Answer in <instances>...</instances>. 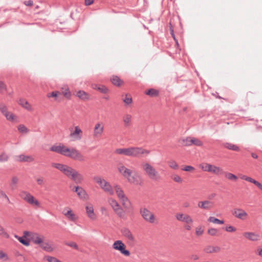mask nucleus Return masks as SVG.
Here are the masks:
<instances>
[{
  "label": "nucleus",
  "mask_w": 262,
  "mask_h": 262,
  "mask_svg": "<svg viewBox=\"0 0 262 262\" xmlns=\"http://www.w3.org/2000/svg\"><path fill=\"white\" fill-rule=\"evenodd\" d=\"M140 214L143 220L146 222L152 224L155 221V216L146 207H141L139 210Z\"/></svg>",
  "instance_id": "nucleus-7"
},
{
  "label": "nucleus",
  "mask_w": 262,
  "mask_h": 262,
  "mask_svg": "<svg viewBox=\"0 0 262 262\" xmlns=\"http://www.w3.org/2000/svg\"><path fill=\"white\" fill-rule=\"evenodd\" d=\"M194 169V168L192 166H186L183 168H182L183 170L186 171H189Z\"/></svg>",
  "instance_id": "nucleus-63"
},
{
  "label": "nucleus",
  "mask_w": 262,
  "mask_h": 262,
  "mask_svg": "<svg viewBox=\"0 0 262 262\" xmlns=\"http://www.w3.org/2000/svg\"><path fill=\"white\" fill-rule=\"evenodd\" d=\"M76 96L78 97L79 99L84 101L88 100L89 99V94L84 91H78L77 92Z\"/></svg>",
  "instance_id": "nucleus-26"
},
{
  "label": "nucleus",
  "mask_w": 262,
  "mask_h": 262,
  "mask_svg": "<svg viewBox=\"0 0 262 262\" xmlns=\"http://www.w3.org/2000/svg\"><path fill=\"white\" fill-rule=\"evenodd\" d=\"M112 247L114 249L120 251L122 254L126 256H129L130 254V252L126 249L125 245L120 240L115 241Z\"/></svg>",
  "instance_id": "nucleus-8"
},
{
  "label": "nucleus",
  "mask_w": 262,
  "mask_h": 262,
  "mask_svg": "<svg viewBox=\"0 0 262 262\" xmlns=\"http://www.w3.org/2000/svg\"><path fill=\"white\" fill-rule=\"evenodd\" d=\"M0 259L6 260L8 259L7 255L4 253L3 251L0 250Z\"/></svg>",
  "instance_id": "nucleus-59"
},
{
  "label": "nucleus",
  "mask_w": 262,
  "mask_h": 262,
  "mask_svg": "<svg viewBox=\"0 0 262 262\" xmlns=\"http://www.w3.org/2000/svg\"><path fill=\"white\" fill-rule=\"evenodd\" d=\"M52 166L59 170L76 184H81L83 181L84 178L82 174L72 167L58 163H52Z\"/></svg>",
  "instance_id": "nucleus-1"
},
{
  "label": "nucleus",
  "mask_w": 262,
  "mask_h": 262,
  "mask_svg": "<svg viewBox=\"0 0 262 262\" xmlns=\"http://www.w3.org/2000/svg\"><path fill=\"white\" fill-rule=\"evenodd\" d=\"M77 194L80 199L85 200L88 199V195L85 190L82 187H81Z\"/></svg>",
  "instance_id": "nucleus-32"
},
{
  "label": "nucleus",
  "mask_w": 262,
  "mask_h": 262,
  "mask_svg": "<svg viewBox=\"0 0 262 262\" xmlns=\"http://www.w3.org/2000/svg\"><path fill=\"white\" fill-rule=\"evenodd\" d=\"M209 172L219 176L223 175L224 173V171L222 168L212 165Z\"/></svg>",
  "instance_id": "nucleus-22"
},
{
  "label": "nucleus",
  "mask_w": 262,
  "mask_h": 262,
  "mask_svg": "<svg viewBox=\"0 0 262 262\" xmlns=\"http://www.w3.org/2000/svg\"><path fill=\"white\" fill-rule=\"evenodd\" d=\"M18 103L24 108L26 109L28 111H32V108L30 104V103L25 99L21 98L18 101Z\"/></svg>",
  "instance_id": "nucleus-24"
},
{
  "label": "nucleus",
  "mask_w": 262,
  "mask_h": 262,
  "mask_svg": "<svg viewBox=\"0 0 262 262\" xmlns=\"http://www.w3.org/2000/svg\"><path fill=\"white\" fill-rule=\"evenodd\" d=\"M66 245L71 247L74 248L75 249H78V245L75 242L66 243Z\"/></svg>",
  "instance_id": "nucleus-60"
},
{
  "label": "nucleus",
  "mask_w": 262,
  "mask_h": 262,
  "mask_svg": "<svg viewBox=\"0 0 262 262\" xmlns=\"http://www.w3.org/2000/svg\"><path fill=\"white\" fill-rule=\"evenodd\" d=\"M191 145H194L197 146H202L203 145V142L199 139L192 137L191 141Z\"/></svg>",
  "instance_id": "nucleus-39"
},
{
  "label": "nucleus",
  "mask_w": 262,
  "mask_h": 262,
  "mask_svg": "<svg viewBox=\"0 0 262 262\" xmlns=\"http://www.w3.org/2000/svg\"><path fill=\"white\" fill-rule=\"evenodd\" d=\"M176 219L180 222H184L186 224H191L193 223V220L190 215L188 214H184L181 213H179L176 215Z\"/></svg>",
  "instance_id": "nucleus-11"
},
{
  "label": "nucleus",
  "mask_w": 262,
  "mask_h": 262,
  "mask_svg": "<svg viewBox=\"0 0 262 262\" xmlns=\"http://www.w3.org/2000/svg\"><path fill=\"white\" fill-rule=\"evenodd\" d=\"M70 130L71 133L69 137L72 141H79L82 139L83 133L79 126H75L74 130H72V128H70Z\"/></svg>",
  "instance_id": "nucleus-9"
},
{
  "label": "nucleus",
  "mask_w": 262,
  "mask_h": 262,
  "mask_svg": "<svg viewBox=\"0 0 262 262\" xmlns=\"http://www.w3.org/2000/svg\"><path fill=\"white\" fill-rule=\"evenodd\" d=\"M223 146L225 148L233 151H238L239 150V148L238 146L229 142H226L223 143Z\"/></svg>",
  "instance_id": "nucleus-27"
},
{
  "label": "nucleus",
  "mask_w": 262,
  "mask_h": 262,
  "mask_svg": "<svg viewBox=\"0 0 262 262\" xmlns=\"http://www.w3.org/2000/svg\"><path fill=\"white\" fill-rule=\"evenodd\" d=\"M18 182V179L16 176H13L12 178L11 182L10 183V186L12 189H15L16 187V184Z\"/></svg>",
  "instance_id": "nucleus-42"
},
{
  "label": "nucleus",
  "mask_w": 262,
  "mask_h": 262,
  "mask_svg": "<svg viewBox=\"0 0 262 262\" xmlns=\"http://www.w3.org/2000/svg\"><path fill=\"white\" fill-rule=\"evenodd\" d=\"M204 230L201 227H198L196 228V234L198 236L201 235L203 233Z\"/></svg>",
  "instance_id": "nucleus-61"
},
{
  "label": "nucleus",
  "mask_w": 262,
  "mask_h": 262,
  "mask_svg": "<svg viewBox=\"0 0 262 262\" xmlns=\"http://www.w3.org/2000/svg\"><path fill=\"white\" fill-rule=\"evenodd\" d=\"M103 126L101 123H96L94 127V136L96 138L100 137L103 132Z\"/></svg>",
  "instance_id": "nucleus-15"
},
{
  "label": "nucleus",
  "mask_w": 262,
  "mask_h": 262,
  "mask_svg": "<svg viewBox=\"0 0 262 262\" xmlns=\"http://www.w3.org/2000/svg\"><path fill=\"white\" fill-rule=\"evenodd\" d=\"M33 232H29V231H25L24 232V237L25 238H28V240L30 241L31 240V237L32 236V234H33Z\"/></svg>",
  "instance_id": "nucleus-56"
},
{
  "label": "nucleus",
  "mask_w": 262,
  "mask_h": 262,
  "mask_svg": "<svg viewBox=\"0 0 262 262\" xmlns=\"http://www.w3.org/2000/svg\"><path fill=\"white\" fill-rule=\"evenodd\" d=\"M223 174H224L226 178H227V179H228L229 180L236 181L238 179V178L236 176H235V174H234L233 173L228 172L224 171V173Z\"/></svg>",
  "instance_id": "nucleus-36"
},
{
  "label": "nucleus",
  "mask_w": 262,
  "mask_h": 262,
  "mask_svg": "<svg viewBox=\"0 0 262 262\" xmlns=\"http://www.w3.org/2000/svg\"><path fill=\"white\" fill-rule=\"evenodd\" d=\"M246 238L251 241H257L260 238V235L254 232H247L243 233Z\"/></svg>",
  "instance_id": "nucleus-14"
},
{
  "label": "nucleus",
  "mask_w": 262,
  "mask_h": 262,
  "mask_svg": "<svg viewBox=\"0 0 262 262\" xmlns=\"http://www.w3.org/2000/svg\"><path fill=\"white\" fill-rule=\"evenodd\" d=\"M213 206V203L209 201H200L198 203V207L201 209L209 210Z\"/></svg>",
  "instance_id": "nucleus-16"
},
{
  "label": "nucleus",
  "mask_w": 262,
  "mask_h": 262,
  "mask_svg": "<svg viewBox=\"0 0 262 262\" xmlns=\"http://www.w3.org/2000/svg\"><path fill=\"white\" fill-rule=\"evenodd\" d=\"M50 150L75 160H78L81 162L85 160L84 157L74 148H70L64 145H53L50 148Z\"/></svg>",
  "instance_id": "nucleus-2"
},
{
  "label": "nucleus",
  "mask_w": 262,
  "mask_h": 262,
  "mask_svg": "<svg viewBox=\"0 0 262 262\" xmlns=\"http://www.w3.org/2000/svg\"><path fill=\"white\" fill-rule=\"evenodd\" d=\"M47 97H54L55 98V100L60 101L61 100L62 94L59 91H53L51 93H48L47 94Z\"/></svg>",
  "instance_id": "nucleus-21"
},
{
  "label": "nucleus",
  "mask_w": 262,
  "mask_h": 262,
  "mask_svg": "<svg viewBox=\"0 0 262 262\" xmlns=\"http://www.w3.org/2000/svg\"><path fill=\"white\" fill-rule=\"evenodd\" d=\"M121 232L122 235L129 242L134 243L135 238L130 230L127 228H123L121 229Z\"/></svg>",
  "instance_id": "nucleus-12"
},
{
  "label": "nucleus",
  "mask_w": 262,
  "mask_h": 262,
  "mask_svg": "<svg viewBox=\"0 0 262 262\" xmlns=\"http://www.w3.org/2000/svg\"><path fill=\"white\" fill-rule=\"evenodd\" d=\"M86 213L91 220H94L96 218V215L94 212V208L92 205L86 206Z\"/></svg>",
  "instance_id": "nucleus-20"
},
{
  "label": "nucleus",
  "mask_w": 262,
  "mask_h": 262,
  "mask_svg": "<svg viewBox=\"0 0 262 262\" xmlns=\"http://www.w3.org/2000/svg\"><path fill=\"white\" fill-rule=\"evenodd\" d=\"M9 112L8 110V106L4 103H0V112L4 115Z\"/></svg>",
  "instance_id": "nucleus-37"
},
{
  "label": "nucleus",
  "mask_w": 262,
  "mask_h": 262,
  "mask_svg": "<svg viewBox=\"0 0 262 262\" xmlns=\"http://www.w3.org/2000/svg\"><path fill=\"white\" fill-rule=\"evenodd\" d=\"M120 201L122 202V204L124 207V208H129L130 207H131V203L127 197L126 200L121 199Z\"/></svg>",
  "instance_id": "nucleus-44"
},
{
  "label": "nucleus",
  "mask_w": 262,
  "mask_h": 262,
  "mask_svg": "<svg viewBox=\"0 0 262 262\" xmlns=\"http://www.w3.org/2000/svg\"><path fill=\"white\" fill-rule=\"evenodd\" d=\"M31 241H32L35 244L39 245L42 243L45 237L42 235H40L37 233L33 232L31 234Z\"/></svg>",
  "instance_id": "nucleus-13"
},
{
  "label": "nucleus",
  "mask_w": 262,
  "mask_h": 262,
  "mask_svg": "<svg viewBox=\"0 0 262 262\" xmlns=\"http://www.w3.org/2000/svg\"><path fill=\"white\" fill-rule=\"evenodd\" d=\"M225 230L228 232H233L236 231V228L232 226H226Z\"/></svg>",
  "instance_id": "nucleus-58"
},
{
  "label": "nucleus",
  "mask_w": 262,
  "mask_h": 262,
  "mask_svg": "<svg viewBox=\"0 0 262 262\" xmlns=\"http://www.w3.org/2000/svg\"><path fill=\"white\" fill-rule=\"evenodd\" d=\"M93 179L100 185L101 189H102L105 192H107L110 195L114 194V190L108 182H106L104 179H102L100 177H94Z\"/></svg>",
  "instance_id": "nucleus-6"
},
{
  "label": "nucleus",
  "mask_w": 262,
  "mask_h": 262,
  "mask_svg": "<svg viewBox=\"0 0 262 262\" xmlns=\"http://www.w3.org/2000/svg\"><path fill=\"white\" fill-rule=\"evenodd\" d=\"M7 91V86L2 81H0V92L2 94Z\"/></svg>",
  "instance_id": "nucleus-50"
},
{
  "label": "nucleus",
  "mask_w": 262,
  "mask_h": 262,
  "mask_svg": "<svg viewBox=\"0 0 262 262\" xmlns=\"http://www.w3.org/2000/svg\"><path fill=\"white\" fill-rule=\"evenodd\" d=\"M3 116L6 118V120L9 121L17 122V117L10 111Z\"/></svg>",
  "instance_id": "nucleus-29"
},
{
  "label": "nucleus",
  "mask_w": 262,
  "mask_h": 262,
  "mask_svg": "<svg viewBox=\"0 0 262 262\" xmlns=\"http://www.w3.org/2000/svg\"><path fill=\"white\" fill-rule=\"evenodd\" d=\"M192 137H187L186 138H181L179 140V142L183 146H191V141Z\"/></svg>",
  "instance_id": "nucleus-31"
},
{
  "label": "nucleus",
  "mask_w": 262,
  "mask_h": 262,
  "mask_svg": "<svg viewBox=\"0 0 262 262\" xmlns=\"http://www.w3.org/2000/svg\"><path fill=\"white\" fill-rule=\"evenodd\" d=\"M116 194L118 198L120 200L125 199L126 200V196H125L124 191L118 185H116L115 187Z\"/></svg>",
  "instance_id": "nucleus-25"
},
{
  "label": "nucleus",
  "mask_w": 262,
  "mask_h": 262,
  "mask_svg": "<svg viewBox=\"0 0 262 262\" xmlns=\"http://www.w3.org/2000/svg\"><path fill=\"white\" fill-rule=\"evenodd\" d=\"M172 179L177 183H181L183 182L182 178L178 175L175 174L173 176Z\"/></svg>",
  "instance_id": "nucleus-57"
},
{
  "label": "nucleus",
  "mask_w": 262,
  "mask_h": 262,
  "mask_svg": "<svg viewBox=\"0 0 262 262\" xmlns=\"http://www.w3.org/2000/svg\"><path fill=\"white\" fill-rule=\"evenodd\" d=\"M66 98L70 99L71 96V94L69 89H66L64 91H63L61 93Z\"/></svg>",
  "instance_id": "nucleus-49"
},
{
  "label": "nucleus",
  "mask_w": 262,
  "mask_h": 262,
  "mask_svg": "<svg viewBox=\"0 0 262 262\" xmlns=\"http://www.w3.org/2000/svg\"><path fill=\"white\" fill-rule=\"evenodd\" d=\"M26 202L28 203L31 204V205H34L37 207H40V203L39 201L36 199H35L34 197L31 195L30 193L28 194V195H27V197L25 198L24 200Z\"/></svg>",
  "instance_id": "nucleus-17"
},
{
  "label": "nucleus",
  "mask_w": 262,
  "mask_h": 262,
  "mask_svg": "<svg viewBox=\"0 0 262 262\" xmlns=\"http://www.w3.org/2000/svg\"><path fill=\"white\" fill-rule=\"evenodd\" d=\"M132 116L128 114L124 115L122 117V120L125 127H129L132 124Z\"/></svg>",
  "instance_id": "nucleus-19"
},
{
  "label": "nucleus",
  "mask_w": 262,
  "mask_h": 262,
  "mask_svg": "<svg viewBox=\"0 0 262 262\" xmlns=\"http://www.w3.org/2000/svg\"><path fill=\"white\" fill-rule=\"evenodd\" d=\"M24 4L27 6H32L33 5V2L32 0L26 1Z\"/></svg>",
  "instance_id": "nucleus-64"
},
{
  "label": "nucleus",
  "mask_w": 262,
  "mask_h": 262,
  "mask_svg": "<svg viewBox=\"0 0 262 262\" xmlns=\"http://www.w3.org/2000/svg\"><path fill=\"white\" fill-rule=\"evenodd\" d=\"M221 248L218 246H208L204 248V251L207 253H216L220 251Z\"/></svg>",
  "instance_id": "nucleus-23"
},
{
  "label": "nucleus",
  "mask_w": 262,
  "mask_h": 262,
  "mask_svg": "<svg viewBox=\"0 0 262 262\" xmlns=\"http://www.w3.org/2000/svg\"><path fill=\"white\" fill-rule=\"evenodd\" d=\"M29 192L26 191H22L19 193V196L21 198H22L24 200H25V198L27 197V195H28V194H29Z\"/></svg>",
  "instance_id": "nucleus-62"
},
{
  "label": "nucleus",
  "mask_w": 262,
  "mask_h": 262,
  "mask_svg": "<svg viewBox=\"0 0 262 262\" xmlns=\"http://www.w3.org/2000/svg\"><path fill=\"white\" fill-rule=\"evenodd\" d=\"M169 166L173 169H177L179 168L178 165L174 161H170L169 162Z\"/></svg>",
  "instance_id": "nucleus-52"
},
{
  "label": "nucleus",
  "mask_w": 262,
  "mask_h": 262,
  "mask_svg": "<svg viewBox=\"0 0 262 262\" xmlns=\"http://www.w3.org/2000/svg\"><path fill=\"white\" fill-rule=\"evenodd\" d=\"M110 81L114 85L118 87L121 86L124 83L123 81L117 75H112L110 77Z\"/></svg>",
  "instance_id": "nucleus-18"
},
{
  "label": "nucleus",
  "mask_w": 262,
  "mask_h": 262,
  "mask_svg": "<svg viewBox=\"0 0 262 262\" xmlns=\"http://www.w3.org/2000/svg\"><path fill=\"white\" fill-rule=\"evenodd\" d=\"M108 203L110 205L112 206L114 210V209H117V208L120 206L119 203L113 199H110L108 200Z\"/></svg>",
  "instance_id": "nucleus-41"
},
{
  "label": "nucleus",
  "mask_w": 262,
  "mask_h": 262,
  "mask_svg": "<svg viewBox=\"0 0 262 262\" xmlns=\"http://www.w3.org/2000/svg\"><path fill=\"white\" fill-rule=\"evenodd\" d=\"M142 166L143 170L151 180L155 181H158L161 180L160 174L150 164L145 163L142 164Z\"/></svg>",
  "instance_id": "nucleus-5"
},
{
  "label": "nucleus",
  "mask_w": 262,
  "mask_h": 262,
  "mask_svg": "<svg viewBox=\"0 0 262 262\" xmlns=\"http://www.w3.org/2000/svg\"><path fill=\"white\" fill-rule=\"evenodd\" d=\"M123 101L126 105L130 104L133 102L132 98L129 95L126 94L125 97L123 99Z\"/></svg>",
  "instance_id": "nucleus-46"
},
{
  "label": "nucleus",
  "mask_w": 262,
  "mask_h": 262,
  "mask_svg": "<svg viewBox=\"0 0 262 262\" xmlns=\"http://www.w3.org/2000/svg\"><path fill=\"white\" fill-rule=\"evenodd\" d=\"M44 259L47 260L48 262H60L61 261L56 258L55 257L51 256H45L44 257Z\"/></svg>",
  "instance_id": "nucleus-45"
},
{
  "label": "nucleus",
  "mask_w": 262,
  "mask_h": 262,
  "mask_svg": "<svg viewBox=\"0 0 262 262\" xmlns=\"http://www.w3.org/2000/svg\"><path fill=\"white\" fill-rule=\"evenodd\" d=\"M211 164L206 163L202 166V169L205 171L209 172L211 167Z\"/></svg>",
  "instance_id": "nucleus-53"
},
{
  "label": "nucleus",
  "mask_w": 262,
  "mask_h": 262,
  "mask_svg": "<svg viewBox=\"0 0 262 262\" xmlns=\"http://www.w3.org/2000/svg\"><path fill=\"white\" fill-rule=\"evenodd\" d=\"M208 221L209 222L217 224H223L224 223V220H220L213 216H210L208 219Z\"/></svg>",
  "instance_id": "nucleus-38"
},
{
  "label": "nucleus",
  "mask_w": 262,
  "mask_h": 262,
  "mask_svg": "<svg viewBox=\"0 0 262 262\" xmlns=\"http://www.w3.org/2000/svg\"><path fill=\"white\" fill-rule=\"evenodd\" d=\"M40 247L45 250L47 252H52L53 250V248L48 242H44L43 241L42 243L39 244Z\"/></svg>",
  "instance_id": "nucleus-33"
},
{
  "label": "nucleus",
  "mask_w": 262,
  "mask_h": 262,
  "mask_svg": "<svg viewBox=\"0 0 262 262\" xmlns=\"http://www.w3.org/2000/svg\"><path fill=\"white\" fill-rule=\"evenodd\" d=\"M19 242L21 244H22L23 245H24L26 246H28L30 245L29 241L28 239H25V237L24 236L19 237Z\"/></svg>",
  "instance_id": "nucleus-48"
},
{
  "label": "nucleus",
  "mask_w": 262,
  "mask_h": 262,
  "mask_svg": "<svg viewBox=\"0 0 262 262\" xmlns=\"http://www.w3.org/2000/svg\"><path fill=\"white\" fill-rule=\"evenodd\" d=\"M18 130L21 133H27L29 132L28 129L23 124H20L17 127Z\"/></svg>",
  "instance_id": "nucleus-47"
},
{
  "label": "nucleus",
  "mask_w": 262,
  "mask_h": 262,
  "mask_svg": "<svg viewBox=\"0 0 262 262\" xmlns=\"http://www.w3.org/2000/svg\"><path fill=\"white\" fill-rule=\"evenodd\" d=\"M232 214L236 218L241 220H245L248 217L247 213L243 209L235 208L232 211Z\"/></svg>",
  "instance_id": "nucleus-10"
},
{
  "label": "nucleus",
  "mask_w": 262,
  "mask_h": 262,
  "mask_svg": "<svg viewBox=\"0 0 262 262\" xmlns=\"http://www.w3.org/2000/svg\"><path fill=\"white\" fill-rule=\"evenodd\" d=\"M9 159V156L5 152H3L0 154V162H7Z\"/></svg>",
  "instance_id": "nucleus-43"
},
{
  "label": "nucleus",
  "mask_w": 262,
  "mask_h": 262,
  "mask_svg": "<svg viewBox=\"0 0 262 262\" xmlns=\"http://www.w3.org/2000/svg\"><path fill=\"white\" fill-rule=\"evenodd\" d=\"M0 235H3V236H4L6 238L9 237V234L5 231L3 227L1 225H0Z\"/></svg>",
  "instance_id": "nucleus-54"
},
{
  "label": "nucleus",
  "mask_w": 262,
  "mask_h": 262,
  "mask_svg": "<svg viewBox=\"0 0 262 262\" xmlns=\"http://www.w3.org/2000/svg\"><path fill=\"white\" fill-rule=\"evenodd\" d=\"M64 214L70 221H74L76 220L75 215L71 210H68Z\"/></svg>",
  "instance_id": "nucleus-40"
},
{
  "label": "nucleus",
  "mask_w": 262,
  "mask_h": 262,
  "mask_svg": "<svg viewBox=\"0 0 262 262\" xmlns=\"http://www.w3.org/2000/svg\"><path fill=\"white\" fill-rule=\"evenodd\" d=\"M1 198L5 199L8 203H11L10 200L6 193L0 189V199Z\"/></svg>",
  "instance_id": "nucleus-51"
},
{
  "label": "nucleus",
  "mask_w": 262,
  "mask_h": 262,
  "mask_svg": "<svg viewBox=\"0 0 262 262\" xmlns=\"http://www.w3.org/2000/svg\"><path fill=\"white\" fill-rule=\"evenodd\" d=\"M115 153L131 157L139 158L142 155H148L150 151L140 147H129L128 148H117Z\"/></svg>",
  "instance_id": "nucleus-3"
},
{
  "label": "nucleus",
  "mask_w": 262,
  "mask_h": 262,
  "mask_svg": "<svg viewBox=\"0 0 262 262\" xmlns=\"http://www.w3.org/2000/svg\"><path fill=\"white\" fill-rule=\"evenodd\" d=\"M94 89L99 91L102 94H106L108 92L107 88L103 85H96Z\"/></svg>",
  "instance_id": "nucleus-35"
},
{
  "label": "nucleus",
  "mask_w": 262,
  "mask_h": 262,
  "mask_svg": "<svg viewBox=\"0 0 262 262\" xmlns=\"http://www.w3.org/2000/svg\"><path fill=\"white\" fill-rule=\"evenodd\" d=\"M118 171L125 178H126L130 183H134L139 184V182L138 178H140V176L137 172H135L133 175H132L133 171L132 170L128 169L123 165H121L118 168Z\"/></svg>",
  "instance_id": "nucleus-4"
},
{
  "label": "nucleus",
  "mask_w": 262,
  "mask_h": 262,
  "mask_svg": "<svg viewBox=\"0 0 262 262\" xmlns=\"http://www.w3.org/2000/svg\"><path fill=\"white\" fill-rule=\"evenodd\" d=\"M145 94L151 97H157L159 94V91L156 89L152 88L145 91Z\"/></svg>",
  "instance_id": "nucleus-34"
},
{
  "label": "nucleus",
  "mask_w": 262,
  "mask_h": 262,
  "mask_svg": "<svg viewBox=\"0 0 262 262\" xmlns=\"http://www.w3.org/2000/svg\"><path fill=\"white\" fill-rule=\"evenodd\" d=\"M114 211L120 218L123 219H126L125 211L121 206L119 207L117 209H114Z\"/></svg>",
  "instance_id": "nucleus-30"
},
{
  "label": "nucleus",
  "mask_w": 262,
  "mask_h": 262,
  "mask_svg": "<svg viewBox=\"0 0 262 262\" xmlns=\"http://www.w3.org/2000/svg\"><path fill=\"white\" fill-rule=\"evenodd\" d=\"M18 160L20 162H31L34 161V159L31 156H26L20 155L18 157Z\"/></svg>",
  "instance_id": "nucleus-28"
},
{
  "label": "nucleus",
  "mask_w": 262,
  "mask_h": 262,
  "mask_svg": "<svg viewBox=\"0 0 262 262\" xmlns=\"http://www.w3.org/2000/svg\"><path fill=\"white\" fill-rule=\"evenodd\" d=\"M217 230L215 228H210L208 230V233L212 236H215L216 235Z\"/></svg>",
  "instance_id": "nucleus-55"
}]
</instances>
